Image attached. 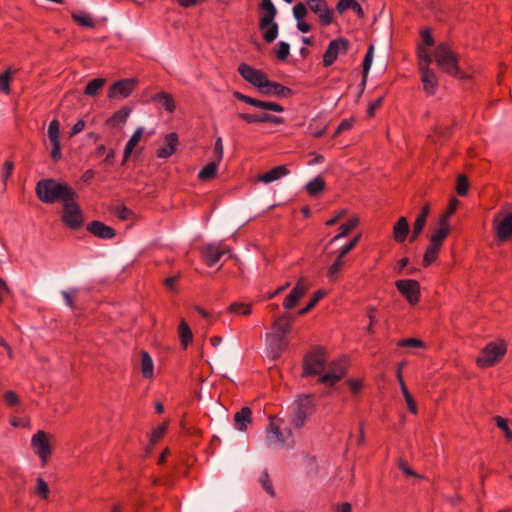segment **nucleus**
<instances>
[{"label": "nucleus", "mask_w": 512, "mask_h": 512, "mask_svg": "<svg viewBox=\"0 0 512 512\" xmlns=\"http://www.w3.org/2000/svg\"><path fill=\"white\" fill-rule=\"evenodd\" d=\"M252 422V410L245 406L234 415V424L239 431H245Z\"/></svg>", "instance_id": "cd10ccee"}, {"label": "nucleus", "mask_w": 512, "mask_h": 512, "mask_svg": "<svg viewBox=\"0 0 512 512\" xmlns=\"http://www.w3.org/2000/svg\"><path fill=\"white\" fill-rule=\"evenodd\" d=\"M410 231V226L406 217H400L393 226V239L398 243H403Z\"/></svg>", "instance_id": "c85d7f7f"}, {"label": "nucleus", "mask_w": 512, "mask_h": 512, "mask_svg": "<svg viewBox=\"0 0 512 512\" xmlns=\"http://www.w3.org/2000/svg\"><path fill=\"white\" fill-rule=\"evenodd\" d=\"M13 168H14V164L12 161L6 160L4 162V164L2 166V170H1V178L5 185H6L7 180L9 179V177L12 174Z\"/></svg>", "instance_id": "e2e57ef3"}, {"label": "nucleus", "mask_w": 512, "mask_h": 512, "mask_svg": "<svg viewBox=\"0 0 512 512\" xmlns=\"http://www.w3.org/2000/svg\"><path fill=\"white\" fill-rule=\"evenodd\" d=\"M306 3L299 2L293 7V16L296 20H302L307 15Z\"/></svg>", "instance_id": "052dcab7"}, {"label": "nucleus", "mask_w": 512, "mask_h": 512, "mask_svg": "<svg viewBox=\"0 0 512 512\" xmlns=\"http://www.w3.org/2000/svg\"><path fill=\"white\" fill-rule=\"evenodd\" d=\"M131 113V109L128 107H122L118 111H116L110 118L107 119L106 124L110 126H115L117 124H124L129 115Z\"/></svg>", "instance_id": "58836bf2"}, {"label": "nucleus", "mask_w": 512, "mask_h": 512, "mask_svg": "<svg viewBox=\"0 0 512 512\" xmlns=\"http://www.w3.org/2000/svg\"><path fill=\"white\" fill-rule=\"evenodd\" d=\"M30 445L35 455L39 457L41 467H45L53 454L51 436L44 430H38L32 435Z\"/></svg>", "instance_id": "423d86ee"}, {"label": "nucleus", "mask_w": 512, "mask_h": 512, "mask_svg": "<svg viewBox=\"0 0 512 512\" xmlns=\"http://www.w3.org/2000/svg\"><path fill=\"white\" fill-rule=\"evenodd\" d=\"M114 215L122 221L129 220L133 216V212L124 205L117 206L114 210Z\"/></svg>", "instance_id": "6e6d98bb"}, {"label": "nucleus", "mask_w": 512, "mask_h": 512, "mask_svg": "<svg viewBox=\"0 0 512 512\" xmlns=\"http://www.w3.org/2000/svg\"><path fill=\"white\" fill-rule=\"evenodd\" d=\"M105 82L104 78H95L89 81L84 89V94L91 97L96 96L105 85Z\"/></svg>", "instance_id": "37998d69"}, {"label": "nucleus", "mask_w": 512, "mask_h": 512, "mask_svg": "<svg viewBox=\"0 0 512 512\" xmlns=\"http://www.w3.org/2000/svg\"><path fill=\"white\" fill-rule=\"evenodd\" d=\"M47 135L52 145L51 157L55 162H58L61 157V143H60V123L57 119H53L48 126Z\"/></svg>", "instance_id": "6ab92c4d"}, {"label": "nucleus", "mask_w": 512, "mask_h": 512, "mask_svg": "<svg viewBox=\"0 0 512 512\" xmlns=\"http://www.w3.org/2000/svg\"><path fill=\"white\" fill-rule=\"evenodd\" d=\"M141 373L144 378L151 379L154 375V364L148 352H141Z\"/></svg>", "instance_id": "72a5a7b5"}, {"label": "nucleus", "mask_w": 512, "mask_h": 512, "mask_svg": "<svg viewBox=\"0 0 512 512\" xmlns=\"http://www.w3.org/2000/svg\"><path fill=\"white\" fill-rule=\"evenodd\" d=\"M398 347L403 348H425V343L417 338H405L397 342Z\"/></svg>", "instance_id": "de8ad7c7"}, {"label": "nucleus", "mask_w": 512, "mask_h": 512, "mask_svg": "<svg viewBox=\"0 0 512 512\" xmlns=\"http://www.w3.org/2000/svg\"><path fill=\"white\" fill-rule=\"evenodd\" d=\"M290 174V170L285 165L273 167L269 171L258 176V180L264 183H271Z\"/></svg>", "instance_id": "a878e982"}, {"label": "nucleus", "mask_w": 512, "mask_h": 512, "mask_svg": "<svg viewBox=\"0 0 512 512\" xmlns=\"http://www.w3.org/2000/svg\"><path fill=\"white\" fill-rule=\"evenodd\" d=\"M440 249L441 246L429 242V245L423 256L422 265L424 267H429L437 259Z\"/></svg>", "instance_id": "ea45409f"}, {"label": "nucleus", "mask_w": 512, "mask_h": 512, "mask_svg": "<svg viewBox=\"0 0 512 512\" xmlns=\"http://www.w3.org/2000/svg\"><path fill=\"white\" fill-rule=\"evenodd\" d=\"M345 267V259L336 257L331 265L327 268L326 277L330 283L338 282L342 277Z\"/></svg>", "instance_id": "bb28decb"}, {"label": "nucleus", "mask_w": 512, "mask_h": 512, "mask_svg": "<svg viewBox=\"0 0 512 512\" xmlns=\"http://www.w3.org/2000/svg\"><path fill=\"white\" fill-rule=\"evenodd\" d=\"M220 162L215 160L206 164L198 173V179L201 181H208L214 179L217 175V169Z\"/></svg>", "instance_id": "4c0bfd02"}, {"label": "nucleus", "mask_w": 512, "mask_h": 512, "mask_svg": "<svg viewBox=\"0 0 512 512\" xmlns=\"http://www.w3.org/2000/svg\"><path fill=\"white\" fill-rule=\"evenodd\" d=\"M400 294L410 305H416L420 300V284L414 279H401L395 282Z\"/></svg>", "instance_id": "f8f14e48"}, {"label": "nucleus", "mask_w": 512, "mask_h": 512, "mask_svg": "<svg viewBox=\"0 0 512 512\" xmlns=\"http://www.w3.org/2000/svg\"><path fill=\"white\" fill-rule=\"evenodd\" d=\"M62 222L70 229L76 230L83 225V214L80 206L76 202V196H70L64 199Z\"/></svg>", "instance_id": "0eeeda50"}, {"label": "nucleus", "mask_w": 512, "mask_h": 512, "mask_svg": "<svg viewBox=\"0 0 512 512\" xmlns=\"http://www.w3.org/2000/svg\"><path fill=\"white\" fill-rule=\"evenodd\" d=\"M153 100L159 102L167 112L173 113L175 111L176 105L171 94L160 92L153 96Z\"/></svg>", "instance_id": "e433bc0d"}, {"label": "nucleus", "mask_w": 512, "mask_h": 512, "mask_svg": "<svg viewBox=\"0 0 512 512\" xmlns=\"http://www.w3.org/2000/svg\"><path fill=\"white\" fill-rule=\"evenodd\" d=\"M261 8L264 14L260 18L259 28L263 32V39L271 43L278 36V25L274 22L277 11L271 0H262Z\"/></svg>", "instance_id": "39448f33"}, {"label": "nucleus", "mask_w": 512, "mask_h": 512, "mask_svg": "<svg viewBox=\"0 0 512 512\" xmlns=\"http://www.w3.org/2000/svg\"><path fill=\"white\" fill-rule=\"evenodd\" d=\"M418 58H419V70H423L425 68L430 69L429 65L431 63V56L428 52L420 51Z\"/></svg>", "instance_id": "0e129e2a"}, {"label": "nucleus", "mask_w": 512, "mask_h": 512, "mask_svg": "<svg viewBox=\"0 0 512 512\" xmlns=\"http://www.w3.org/2000/svg\"><path fill=\"white\" fill-rule=\"evenodd\" d=\"M179 137L177 133L171 132L164 137V144L156 151V156L160 159H168L177 150Z\"/></svg>", "instance_id": "4be33fe9"}, {"label": "nucleus", "mask_w": 512, "mask_h": 512, "mask_svg": "<svg viewBox=\"0 0 512 512\" xmlns=\"http://www.w3.org/2000/svg\"><path fill=\"white\" fill-rule=\"evenodd\" d=\"M311 12L317 15L322 26H329L334 22L333 9L325 0H305Z\"/></svg>", "instance_id": "4468645a"}, {"label": "nucleus", "mask_w": 512, "mask_h": 512, "mask_svg": "<svg viewBox=\"0 0 512 512\" xmlns=\"http://www.w3.org/2000/svg\"><path fill=\"white\" fill-rule=\"evenodd\" d=\"M325 188V181L321 176H317L306 184V191L310 196H317Z\"/></svg>", "instance_id": "a19ab883"}, {"label": "nucleus", "mask_w": 512, "mask_h": 512, "mask_svg": "<svg viewBox=\"0 0 512 512\" xmlns=\"http://www.w3.org/2000/svg\"><path fill=\"white\" fill-rule=\"evenodd\" d=\"M290 54V46L287 42L281 41L277 44L276 56L279 60L284 61Z\"/></svg>", "instance_id": "4d7b16f0"}, {"label": "nucleus", "mask_w": 512, "mask_h": 512, "mask_svg": "<svg viewBox=\"0 0 512 512\" xmlns=\"http://www.w3.org/2000/svg\"><path fill=\"white\" fill-rule=\"evenodd\" d=\"M349 49V41L344 37L333 39L328 44L323 54V66L329 67L337 60L340 54H346Z\"/></svg>", "instance_id": "9b49d317"}, {"label": "nucleus", "mask_w": 512, "mask_h": 512, "mask_svg": "<svg viewBox=\"0 0 512 512\" xmlns=\"http://www.w3.org/2000/svg\"><path fill=\"white\" fill-rule=\"evenodd\" d=\"M433 57L441 71L457 78L465 77L459 69L457 55L447 44H439L434 50Z\"/></svg>", "instance_id": "7ed1b4c3"}, {"label": "nucleus", "mask_w": 512, "mask_h": 512, "mask_svg": "<svg viewBox=\"0 0 512 512\" xmlns=\"http://www.w3.org/2000/svg\"><path fill=\"white\" fill-rule=\"evenodd\" d=\"M354 125V119L353 118H349V119H344L340 122V124L338 125L335 133H334V137H337L340 133H342L343 131H347V130H350Z\"/></svg>", "instance_id": "69168bd1"}, {"label": "nucleus", "mask_w": 512, "mask_h": 512, "mask_svg": "<svg viewBox=\"0 0 512 512\" xmlns=\"http://www.w3.org/2000/svg\"><path fill=\"white\" fill-rule=\"evenodd\" d=\"M458 205H459V200L455 197L451 198L449 200L446 212L444 214H442L440 216V218H445L446 222L449 223V218L455 213Z\"/></svg>", "instance_id": "bf43d9fd"}, {"label": "nucleus", "mask_w": 512, "mask_h": 512, "mask_svg": "<svg viewBox=\"0 0 512 512\" xmlns=\"http://www.w3.org/2000/svg\"><path fill=\"white\" fill-rule=\"evenodd\" d=\"M357 224V218H350L346 222L342 223L339 227V232L330 240L329 244H333L348 235L357 226Z\"/></svg>", "instance_id": "f704fd0d"}, {"label": "nucleus", "mask_w": 512, "mask_h": 512, "mask_svg": "<svg viewBox=\"0 0 512 512\" xmlns=\"http://www.w3.org/2000/svg\"><path fill=\"white\" fill-rule=\"evenodd\" d=\"M346 374V368L343 361H333L328 370L319 378V382L333 386Z\"/></svg>", "instance_id": "aec40b11"}, {"label": "nucleus", "mask_w": 512, "mask_h": 512, "mask_svg": "<svg viewBox=\"0 0 512 512\" xmlns=\"http://www.w3.org/2000/svg\"><path fill=\"white\" fill-rule=\"evenodd\" d=\"M373 57H374V46L370 45L365 54V57L363 59V64H362L364 79L366 78V76L371 68V65L373 62Z\"/></svg>", "instance_id": "09e8293b"}, {"label": "nucleus", "mask_w": 512, "mask_h": 512, "mask_svg": "<svg viewBox=\"0 0 512 512\" xmlns=\"http://www.w3.org/2000/svg\"><path fill=\"white\" fill-rule=\"evenodd\" d=\"M495 238L506 242L512 238V212L501 210L495 214L492 222Z\"/></svg>", "instance_id": "6e6552de"}, {"label": "nucleus", "mask_w": 512, "mask_h": 512, "mask_svg": "<svg viewBox=\"0 0 512 512\" xmlns=\"http://www.w3.org/2000/svg\"><path fill=\"white\" fill-rule=\"evenodd\" d=\"M86 229L89 233L100 239H112L116 235L114 228L98 220L88 223Z\"/></svg>", "instance_id": "5701e85b"}, {"label": "nucleus", "mask_w": 512, "mask_h": 512, "mask_svg": "<svg viewBox=\"0 0 512 512\" xmlns=\"http://www.w3.org/2000/svg\"><path fill=\"white\" fill-rule=\"evenodd\" d=\"M142 135H143V128L138 127L134 131V133L132 134V136L130 137V139L127 141V143L125 145L124 153H123V162H126L129 159L134 148L139 144V142L142 138Z\"/></svg>", "instance_id": "2f4dec72"}, {"label": "nucleus", "mask_w": 512, "mask_h": 512, "mask_svg": "<svg viewBox=\"0 0 512 512\" xmlns=\"http://www.w3.org/2000/svg\"><path fill=\"white\" fill-rule=\"evenodd\" d=\"M72 19L81 26L93 28L95 23L92 17L83 11L72 13Z\"/></svg>", "instance_id": "c03bdc74"}, {"label": "nucleus", "mask_w": 512, "mask_h": 512, "mask_svg": "<svg viewBox=\"0 0 512 512\" xmlns=\"http://www.w3.org/2000/svg\"><path fill=\"white\" fill-rule=\"evenodd\" d=\"M233 96L246 104H249L255 108H258L263 111H273L281 113L284 111V107L276 102L263 101L250 96H247L241 92L235 91Z\"/></svg>", "instance_id": "a211bd4d"}, {"label": "nucleus", "mask_w": 512, "mask_h": 512, "mask_svg": "<svg viewBox=\"0 0 512 512\" xmlns=\"http://www.w3.org/2000/svg\"><path fill=\"white\" fill-rule=\"evenodd\" d=\"M312 410V397L307 395L299 396L295 400V408L291 416V425L294 428H301L304 425L308 415L311 414Z\"/></svg>", "instance_id": "9d476101"}, {"label": "nucleus", "mask_w": 512, "mask_h": 512, "mask_svg": "<svg viewBox=\"0 0 512 512\" xmlns=\"http://www.w3.org/2000/svg\"><path fill=\"white\" fill-rule=\"evenodd\" d=\"M495 421H496L497 427L504 432L505 438L508 441L512 440V430L509 428L508 421L505 418L500 417V416H497L495 418Z\"/></svg>", "instance_id": "5fc2aeb1"}, {"label": "nucleus", "mask_w": 512, "mask_h": 512, "mask_svg": "<svg viewBox=\"0 0 512 512\" xmlns=\"http://www.w3.org/2000/svg\"><path fill=\"white\" fill-rule=\"evenodd\" d=\"M36 493L41 499H48L49 487L47 482L42 477H38L36 480Z\"/></svg>", "instance_id": "8fccbe9b"}, {"label": "nucleus", "mask_w": 512, "mask_h": 512, "mask_svg": "<svg viewBox=\"0 0 512 512\" xmlns=\"http://www.w3.org/2000/svg\"><path fill=\"white\" fill-rule=\"evenodd\" d=\"M383 99L384 98L381 96V97H378L373 102H370L368 104V109H367L368 116H370V117L374 116L375 110L381 106Z\"/></svg>", "instance_id": "774afa93"}, {"label": "nucleus", "mask_w": 512, "mask_h": 512, "mask_svg": "<svg viewBox=\"0 0 512 512\" xmlns=\"http://www.w3.org/2000/svg\"><path fill=\"white\" fill-rule=\"evenodd\" d=\"M264 83V86L259 90L263 95L277 97H289L292 95V90L289 87L270 81L268 77Z\"/></svg>", "instance_id": "b1692460"}, {"label": "nucleus", "mask_w": 512, "mask_h": 512, "mask_svg": "<svg viewBox=\"0 0 512 512\" xmlns=\"http://www.w3.org/2000/svg\"><path fill=\"white\" fill-rule=\"evenodd\" d=\"M259 482L262 485L263 489L269 494L270 496H274L275 492L269 477V474L267 471H263L261 475L259 476Z\"/></svg>", "instance_id": "603ef678"}, {"label": "nucleus", "mask_w": 512, "mask_h": 512, "mask_svg": "<svg viewBox=\"0 0 512 512\" xmlns=\"http://www.w3.org/2000/svg\"><path fill=\"white\" fill-rule=\"evenodd\" d=\"M468 188H469V182H468V178L461 174L457 177V182H456V192L460 195V196H465L467 193H468Z\"/></svg>", "instance_id": "3c124183"}, {"label": "nucleus", "mask_w": 512, "mask_h": 512, "mask_svg": "<svg viewBox=\"0 0 512 512\" xmlns=\"http://www.w3.org/2000/svg\"><path fill=\"white\" fill-rule=\"evenodd\" d=\"M327 295L326 291L324 290H317L313 293L311 299L309 300L308 304L303 307L302 309H300L298 311V315L299 316H303L305 314H307L309 311H311L316 305L317 303L322 299L324 298L325 296Z\"/></svg>", "instance_id": "79ce46f5"}, {"label": "nucleus", "mask_w": 512, "mask_h": 512, "mask_svg": "<svg viewBox=\"0 0 512 512\" xmlns=\"http://www.w3.org/2000/svg\"><path fill=\"white\" fill-rule=\"evenodd\" d=\"M237 71L246 82L256 87L258 90L264 86V82L268 76L262 70L256 69L247 63H241Z\"/></svg>", "instance_id": "dca6fc26"}, {"label": "nucleus", "mask_w": 512, "mask_h": 512, "mask_svg": "<svg viewBox=\"0 0 512 512\" xmlns=\"http://www.w3.org/2000/svg\"><path fill=\"white\" fill-rule=\"evenodd\" d=\"M138 81L134 78H127L113 83L108 89V98L124 99L129 97L136 89Z\"/></svg>", "instance_id": "2eb2a0df"}, {"label": "nucleus", "mask_w": 512, "mask_h": 512, "mask_svg": "<svg viewBox=\"0 0 512 512\" xmlns=\"http://www.w3.org/2000/svg\"><path fill=\"white\" fill-rule=\"evenodd\" d=\"M231 252L230 247L222 242L209 243L202 247L201 254L205 264L208 267L214 266L223 255Z\"/></svg>", "instance_id": "ddd939ff"}, {"label": "nucleus", "mask_w": 512, "mask_h": 512, "mask_svg": "<svg viewBox=\"0 0 512 512\" xmlns=\"http://www.w3.org/2000/svg\"><path fill=\"white\" fill-rule=\"evenodd\" d=\"M423 89L427 95H434L438 88L436 74L431 69L420 70Z\"/></svg>", "instance_id": "393cba45"}, {"label": "nucleus", "mask_w": 512, "mask_h": 512, "mask_svg": "<svg viewBox=\"0 0 512 512\" xmlns=\"http://www.w3.org/2000/svg\"><path fill=\"white\" fill-rule=\"evenodd\" d=\"M35 192L37 197L47 204L57 201L64 202L70 196H76L75 191L66 183L57 182L54 179H43L36 184Z\"/></svg>", "instance_id": "f03ea898"}, {"label": "nucleus", "mask_w": 512, "mask_h": 512, "mask_svg": "<svg viewBox=\"0 0 512 512\" xmlns=\"http://www.w3.org/2000/svg\"><path fill=\"white\" fill-rule=\"evenodd\" d=\"M507 352V343L498 339L489 342L481 350L479 356L476 358V364L480 368H489L498 364Z\"/></svg>", "instance_id": "20e7f679"}, {"label": "nucleus", "mask_w": 512, "mask_h": 512, "mask_svg": "<svg viewBox=\"0 0 512 512\" xmlns=\"http://www.w3.org/2000/svg\"><path fill=\"white\" fill-rule=\"evenodd\" d=\"M11 75L12 71L10 68H8L5 72L0 74V93H4L6 95L10 94Z\"/></svg>", "instance_id": "a18cd8bd"}, {"label": "nucleus", "mask_w": 512, "mask_h": 512, "mask_svg": "<svg viewBox=\"0 0 512 512\" xmlns=\"http://www.w3.org/2000/svg\"><path fill=\"white\" fill-rule=\"evenodd\" d=\"M213 153H214L215 161L221 162L223 159V154H224L223 141H222L221 137H217L215 144H214Z\"/></svg>", "instance_id": "680f3d73"}, {"label": "nucleus", "mask_w": 512, "mask_h": 512, "mask_svg": "<svg viewBox=\"0 0 512 512\" xmlns=\"http://www.w3.org/2000/svg\"><path fill=\"white\" fill-rule=\"evenodd\" d=\"M237 117L248 124L256 123H271L281 125L285 122L283 117L275 116L269 113L251 114V113H238Z\"/></svg>", "instance_id": "412c9836"}, {"label": "nucleus", "mask_w": 512, "mask_h": 512, "mask_svg": "<svg viewBox=\"0 0 512 512\" xmlns=\"http://www.w3.org/2000/svg\"><path fill=\"white\" fill-rule=\"evenodd\" d=\"M449 231H450V227H449V223L446 222V219L439 218L438 228L434 233H432L429 242L442 247V243L445 240V238L448 236Z\"/></svg>", "instance_id": "c756f323"}, {"label": "nucleus", "mask_w": 512, "mask_h": 512, "mask_svg": "<svg viewBox=\"0 0 512 512\" xmlns=\"http://www.w3.org/2000/svg\"><path fill=\"white\" fill-rule=\"evenodd\" d=\"M337 11L342 14L348 9L353 10L359 17L364 16V11L361 5L356 0H338L336 5Z\"/></svg>", "instance_id": "473e14b6"}, {"label": "nucleus", "mask_w": 512, "mask_h": 512, "mask_svg": "<svg viewBox=\"0 0 512 512\" xmlns=\"http://www.w3.org/2000/svg\"><path fill=\"white\" fill-rule=\"evenodd\" d=\"M178 336L183 349H187V347L193 342L192 330L184 319L179 323Z\"/></svg>", "instance_id": "7c9ffc66"}, {"label": "nucleus", "mask_w": 512, "mask_h": 512, "mask_svg": "<svg viewBox=\"0 0 512 512\" xmlns=\"http://www.w3.org/2000/svg\"><path fill=\"white\" fill-rule=\"evenodd\" d=\"M326 361V353L322 348L310 351L304 357L303 376L320 375L325 369Z\"/></svg>", "instance_id": "1a4fd4ad"}, {"label": "nucleus", "mask_w": 512, "mask_h": 512, "mask_svg": "<svg viewBox=\"0 0 512 512\" xmlns=\"http://www.w3.org/2000/svg\"><path fill=\"white\" fill-rule=\"evenodd\" d=\"M359 239H360V235H356L355 237H353L348 243L344 244L343 246H341L337 252V256L338 258H341V259H345V256L355 248V246L357 245V243L359 242Z\"/></svg>", "instance_id": "49530a36"}, {"label": "nucleus", "mask_w": 512, "mask_h": 512, "mask_svg": "<svg viewBox=\"0 0 512 512\" xmlns=\"http://www.w3.org/2000/svg\"><path fill=\"white\" fill-rule=\"evenodd\" d=\"M267 434L269 438H273L278 443H284L285 441L280 429V425L278 424V419H276L273 416L269 417V426L267 429Z\"/></svg>", "instance_id": "c9c22d12"}, {"label": "nucleus", "mask_w": 512, "mask_h": 512, "mask_svg": "<svg viewBox=\"0 0 512 512\" xmlns=\"http://www.w3.org/2000/svg\"><path fill=\"white\" fill-rule=\"evenodd\" d=\"M229 310L232 313L239 314V315H250L251 314V306L249 304L245 303H232L229 306Z\"/></svg>", "instance_id": "864d4df0"}, {"label": "nucleus", "mask_w": 512, "mask_h": 512, "mask_svg": "<svg viewBox=\"0 0 512 512\" xmlns=\"http://www.w3.org/2000/svg\"><path fill=\"white\" fill-rule=\"evenodd\" d=\"M294 318L288 313H284L273 321L272 332L267 334V342L270 355L273 359L278 358L287 348V335L292 329Z\"/></svg>", "instance_id": "f257e3e1"}, {"label": "nucleus", "mask_w": 512, "mask_h": 512, "mask_svg": "<svg viewBox=\"0 0 512 512\" xmlns=\"http://www.w3.org/2000/svg\"><path fill=\"white\" fill-rule=\"evenodd\" d=\"M3 397H4L5 402L9 406H15V405L19 404V402H20L17 394L10 390L6 391L3 395Z\"/></svg>", "instance_id": "338daca9"}, {"label": "nucleus", "mask_w": 512, "mask_h": 512, "mask_svg": "<svg viewBox=\"0 0 512 512\" xmlns=\"http://www.w3.org/2000/svg\"><path fill=\"white\" fill-rule=\"evenodd\" d=\"M310 283L307 278L301 277L296 282L290 293L284 298L283 308L290 310L294 308L301 298H303L310 289Z\"/></svg>", "instance_id": "f3484780"}, {"label": "nucleus", "mask_w": 512, "mask_h": 512, "mask_svg": "<svg viewBox=\"0 0 512 512\" xmlns=\"http://www.w3.org/2000/svg\"><path fill=\"white\" fill-rule=\"evenodd\" d=\"M167 429L166 424H161L158 427H156L150 435V443L152 445L156 444L165 434Z\"/></svg>", "instance_id": "13d9d810"}]
</instances>
